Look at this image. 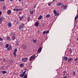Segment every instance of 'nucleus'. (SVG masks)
Returning a JSON list of instances; mask_svg holds the SVG:
<instances>
[{
  "mask_svg": "<svg viewBox=\"0 0 78 78\" xmlns=\"http://www.w3.org/2000/svg\"><path fill=\"white\" fill-rule=\"evenodd\" d=\"M22 49H23V50H26L27 48V45H25V44H23L22 45Z\"/></svg>",
  "mask_w": 78,
  "mask_h": 78,
  "instance_id": "nucleus-1",
  "label": "nucleus"
},
{
  "mask_svg": "<svg viewBox=\"0 0 78 78\" xmlns=\"http://www.w3.org/2000/svg\"><path fill=\"white\" fill-rule=\"evenodd\" d=\"M36 58V57H35V55L31 56L30 57V58H29V60L30 61H31L33 59H34Z\"/></svg>",
  "mask_w": 78,
  "mask_h": 78,
  "instance_id": "nucleus-2",
  "label": "nucleus"
},
{
  "mask_svg": "<svg viewBox=\"0 0 78 78\" xmlns=\"http://www.w3.org/2000/svg\"><path fill=\"white\" fill-rule=\"evenodd\" d=\"M24 25H25L24 24L22 23L19 27V30H22V28H23L24 27Z\"/></svg>",
  "mask_w": 78,
  "mask_h": 78,
  "instance_id": "nucleus-3",
  "label": "nucleus"
},
{
  "mask_svg": "<svg viewBox=\"0 0 78 78\" xmlns=\"http://www.w3.org/2000/svg\"><path fill=\"white\" fill-rule=\"evenodd\" d=\"M11 45L9 46V47L7 48V50L8 51H10L12 50V48H11Z\"/></svg>",
  "mask_w": 78,
  "mask_h": 78,
  "instance_id": "nucleus-4",
  "label": "nucleus"
},
{
  "mask_svg": "<svg viewBox=\"0 0 78 78\" xmlns=\"http://www.w3.org/2000/svg\"><path fill=\"white\" fill-rule=\"evenodd\" d=\"M27 59L28 58L27 57L23 58H22V61H23V62H25V61H27Z\"/></svg>",
  "mask_w": 78,
  "mask_h": 78,
  "instance_id": "nucleus-5",
  "label": "nucleus"
},
{
  "mask_svg": "<svg viewBox=\"0 0 78 78\" xmlns=\"http://www.w3.org/2000/svg\"><path fill=\"white\" fill-rule=\"evenodd\" d=\"M41 50H42V48H40L38 49V51L37 52V53H40V52H41Z\"/></svg>",
  "mask_w": 78,
  "mask_h": 78,
  "instance_id": "nucleus-6",
  "label": "nucleus"
},
{
  "mask_svg": "<svg viewBox=\"0 0 78 78\" xmlns=\"http://www.w3.org/2000/svg\"><path fill=\"white\" fill-rule=\"evenodd\" d=\"M39 23L38 22H37L35 23L34 25L35 27H37L39 25Z\"/></svg>",
  "mask_w": 78,
  "mask_h": 78,
  "instance_id": "nucleus-7",
  "label": "nucleus"
},
{
  "mask_svg": "<svg viewBox=\"0 0 78 78\" xmlns=\"http://www.w3.org/2000/svg\"><path fill=\"white\" fill-rule=\"evenodd\" d=\"M78 19V14H77L75 18V21H76Z\"/></svg>",
  "mask_w": 78,
  "mask_h": 78,
  "instance_id": "nucleus-8",
  "label": "nucleus"
},
{
  "mask_svg": "<svg viewBox=\"0 0 78 78\" xmlns=\"http://www.w3.org/2000/svg\"><path fill=\"white\" fill-rule=\"evenodd\" d=\"M62 5V3L59 2L57 4V6H61Z\"/></svg>",
  "mask_w": 78,
  "mask_h": 78,
  "instance_id": "nucleus-9",
  "label": "nucleus"
},
{
  "mask_svg": "<svg viewBox=\"0 0 78 78\" xmlns=\"http://www.w3.org/2000/svg\"><path fill=\"white\" fill-rule=\"evenodd\" d=\"M11 11L10 10H9L7 11V14L9 15V14H11Z\"/></svg>",
  "mask_w": 78,
  "mask_h": 78,
  "instance_id": "nucleus-10",
  "label": "nucleus"
},
{
  "mask_svg": "<svg viewBox=\"0 0 78 78\" xmlns=\"http://www.w3.org/2000/svg\"><path fill=\"white\" fill-rule=\"evenodd\" d=\"M50 17H51V16L50 14H48L46 16V18H49Z\"/></svg>",
  "mask_w": 78,
  "mask_h": 78,
  "instance_id": "nucleus-11",
  "label": "nucleus"
},
{
  "mask_svg": "<svg viewBox=\"0 0 78 78\" xmlns=\"http://www.w3.org/2000/svg\"><path fill=\"white\" fill-rule=\"evenodd\" d=\"M42 18V15H41L39 17H38V20H41Z\"/></svg>",
  "mask_w": 78,
  "mask_h": 78,
  "instance_id": "nucleus-12",
  "label": "nucleus"
},
{
  "mask_svg": "<svg viewBox=\"0 0 78 78\" xmlns=\"http://www.w3.org/2000/svg\"><path fill=\"white\" fill-rule=\"evenodd\" d=\"M73 61V58H70L68 60V62H70V61Z\"/></svg>",
  "mask_w": 78,
  "mask_h": 78,
  "instance_id": "nucleus-13",
  "label": "nucleus"
},
{
  "mask_svg": "<svg viewBox=\"0 0 78 78\" xmlns=\"http://www.w3.org/2000/svg\"><path fill=\"white\" fill-rule=\"evenodd\" d=\"M33 12H34V11H30V14H31V15H33Z\"/></svg>",
  "mask_w": 78,
  "mask_h": 78,
  "instance_id": "nucleus-14",
  "label": "nucleus"
},
{
  "mask_svg": "<svg viewBox=\"0 0 78 78\" xmlns=\"http://www.w3.org/2000/svg\"><path fill=\"white\" fill-rule=\"evenodd\" d=\"M27 20L28 22H29V21H30L31 20V19H30V16H29L27 18Z\"/></svg>",
  "mask_w": 78,
  "mask_h": 78,
  "instance_id": "nucleus-15",
  "label": "nucleus"
},
{
  "mask_svg": "<svg viewBox=\"0 0 78 78\" xmlns=\"http://www.w3.org/2000/svg\"><path fill=\"white\" fill-rule=\"evenodd\" d=\"M9 45L8 44H6L5 45V47L6 48H8L9 47Z\"/></svg>",
  "mask_w": 78,
  "mask_h": 78,
  "instance_id": "nucleus-16",
  "label": "nucleus"
},
{
  "mask_svg": "<svg viewBox=\"0 0 78 78\" xmlns=\"http://www.w3.org/2000/svg\"><path fill=\"white\" fill-rule=\"evenodd\" d=\"M23 66H24V64H23V63H21L20 64V67H23Z\"/></svg>",
  "mask_w": 78,
  "mask_h": 78,
  "instance_id": "nucleus-17",
  "label": "nucleus"
},
{
  "mask_svg": "<svg viewBox=\"0 0 78 78\" xmlns=\"http://www.w3.org/2000/svg\"><path fill=\"white\" fill-rule=\"evenodd\" d=\"M17 48H15L14 50V53H17Z\"/></svg>",
  "mask_w": 78,
  "mask_h": 78,
  "instance_id": "nucleus-18",
  "label": "nucleus"
},
{
  "mask_svg": "<svg viewBox=\"0 0 78 78\" xmlns=\"http://www.w3.org/2000/svg\"><path fill=\"white\" fill-rule=\"evenodd\" d=\"M2 73L3 74H5V73H6V71L5 70V71H2Z\"/></svg>",
  "mask_w": 78,
  "mask_h": 78,
  "instance_id": "nucleus-19",
  "label": "nucleus"
},
{
  "mask_svg": "<svg viewBox=\"0 0 78 78\" xmlns=\"http://www.w3.org/2000/svg\"><path fill=\"white\" fill-rule=\"evenodd\" d=\"M16 53L15 52H13V55H14V57H16Z\"/></svg>",
  "mask_w": 78,
  "mask_h": 78,
  "instance_id": "nucleus-20",
  "label": "nucleus"
},
{
  "mask_svg": "<svg viewBox=\"0 0 78 78\" xmlns=\"http://www.w3.org/2000/svg\"><path fill=\"white\" fill-rule=\"evenodd\" d=\"M33 42L34 44H36L37 43V41L35 40H33Z\"/></svg>",
  "mask_w": 78,
  "mask_h": 78,
  "instance_id": "nucleus-21",
  "label": "nucleus"
},
{
  "mask_svg": "<svg viewBox=\"0 0 78 78\" xmlns=\"http://www.w3.org/2000/svg\"><path fill=\"white\" fill-rule=\"evenodd\" d=\"M22 10H23V9L21 8V9H17V11H22Z\"/></svg>",
  "mask_w": 78,
  "mask_h": 78,
  "instance_id": "nucleus-22",
  "label": "nucleus"
},
{
  "mask_svg": "<svg viewBox=\"0 0 78 78\" xmlns=\"http://www.w3.org/2000/svg\"><path fill=\"white\" fill-rule=\"evenodd\" d=\"M67 57H65L64 58V60H65V61H67Z\"/></svg>",
  "mask_w": 78,
  "mask_h": 78,
  "instance_id": "nucleus-23",
  "label": "nucleus"
},
{
  "mask_svg": "<svg viewBox=\"0 0 78 78\" xmlns=\"http://www.w3.org/2000/svg\"><path fill=\"white\" fill-rule=\"evenodd\" d=\"M6 7L5 5H4L3 7V9L4 10H5V9H6Z\"/></svg>",
  "mask_w": 78,
  "mask_h": 78,
  "instance_id": "nucleus-24",
  "label": "nucleus"
},
{
  "mask_svg": "<svg viewBox=\"0 0 78 78\" xmlns=\"http://www.w3.org/2000/svg\"><path fill=\"white\" fill-rule=\"evenodd\" d=\"M14 62V60H11V61H10V63H11V64H12V63H13V62Z\"/></svg>",
  "mask_w": 78,
  "mask_h": 78,
  "instance_id": "nucleus-25",
  "label": "nucleus"
},
{
  "mask_svg": "<svg viewBox=\"0 0 78 78\" xmlns=\"http://www.w3.org/2000/svg\"><path fill=\"white\" fill-rule=\"evenodd\" d=\"M7 39L8 40H11V38H10V37H7Z\"/></svg>",
  "mask_w": 78,
  "mask_h": 78,
  "instance_id": "nucleus-26",
  "label": "nucleus"
},
{
  "mask_svg": "<svg viewBox=\"0 0 78 78\" xmlns=\"http://www.w3.org/2000/svg\"><path fill=\"white\" fill-rule=\"evenodd\" d=\"M67 5H65V6L64 7V8H63L64 9V10L66 9L67 8Z\"/></svg>",
  "mask_w": 78,
  "mask_h": 78,
  "instance_id": "nucleus-27",
  "label": "nucleus"
},
{
  "mask_svg": "<svg viewBox=\"0 0 78 78\" xmlns=\"http://www.w3.org/2000/svg\"><path fill=\"white\" fill-rule=\"evenodd\" d=\"M0 20H4V17H2L0 18Z\"/></svg>",
  "mask_w": 78,
  "mask_h": 78,
  "instance_id": "nucleus-28",
  "label": "nucleus"
},
{
  "mask_svg": "<svg viewBox=\"0 0 78 78\" xmlns=\"http://www.w3.org/2000/svg\"><path fill=\"white\" fill-rule=\"evenodd\" d=\"M12 40H14V39H16V37H15V36H13L12 37Z\"/></svg>",
  "mask_w": 78,
  "mask_h": 78,
  "instance_id": "nucleus-29",
  "label": "nucleus"
},
{
  "mask_svg": "<svg viewBox=\"0 0 78 78\" xmlns=\"http://www.w3.org/2000/svg\"><path fill=\"white\" fill-rule=\"evenodd\" d=\"M53 13L54 14H57V12H56V10H54Z\"/></svg>",
  "mask_w": 78,
  "mask_h": 78,
  "instance_id": "nucleus-30",
  "label": "nucleus"
},
{
  "mask_svg": "<svg viewBox=\"0 0 78 78\" xmlns=\"http://www.w3.org/2000/svg\"><path fill=\"white\" fill-rule=\"evenodd\" d=\"M8 26L9 27H11V23H9L8 24Z\"/></svg>",
  "mask_w": 78,
  "mask_h": 78,
  "instance_id": "nucleus-31",
  "label": "nucleus"
},
{
  "mask_svg": "<svg viewBox=\"0 0 78 78\" xmlns=\"http://www.w3.org/2000/svg\"><path fill=\"white\" fill-rule=\"evenodd\" d=\"M47 34V31H44L43 32V34Z\"/></svg>",
  "mask_w": 78,
  "mask_h": 78,
  "instance_id": "nucleus-32",
  "label": "nucleus"
},
{
  "mask_svg": "<svg viewBox=\"0 0 78 78\" xmlns=\"http://www.w3.org/2000/svg\"><path fill=\"white\" fill-rule=\"evenodd\" d=\"M13 10L14 11H17V8H16H16L13 9Z\"/></svg>",
  "mask_w": 78,
  "mask_h": 78,
  "instance_id": "nucleus-33",
  "label": "nucleus"
},
{
  "mask_svg": "<svg viewBox=\"0 0 78 78\" xmlns=\"http://www.w3.org/2000/svg\"><path fill=\"white\" fill-rule=\"evenodd\" d=\"M23 16L20 17L19 18L20 20H22V19H23Z\"/></svg>",
  "mask_w": 78,
  "mask_h": 78,
  "instance_id": "nucleus-34",
  "label": "nucleus"
},
{
  "mask_svg": "<svg viewBox=\"0 0 78 78\" xmlns=\"http://www.w3.org/2000/svg\"><path fill=\"white\" fill-rule=\"evenodd\" d=\"M23 76H24V75L22 73L20 74L21 77H23Z\"/></svg>",
  "mask_w": 78,
  "mask_h": 78,
  "instance_id": "nucleus-35",
  "label": "nucleus"
},
{
  "mask_svg": "<svg viewBox=\"0 0 78 78\" xmlns=\"http://www.w3.org/2000/svg\"><path fill=\"white\" fill-rule=\"evenodd\" d=\"M26 72H27V71H24L23 73H22L24 75H25V73H26Z\"/></svg>",
  "mask_w": 78,
  "mask_h": 78,
  "instance_id": "nucleus-36",
  "label": "nucleus"
},
{
  "mask_svg": "<svg viewBox=\"0 0 78 78\" xmlns=\"http://www.w3.org/2000/svg\"><path fill=\"white\" fill-rule=\"evenodd\" d=\"M78 60V58H76L74 59V61H77Z\"/></svg>",
  "mask_w": 78,
  "mask_h": 78,
  "instance_id": "nucleus-37",
  "label": "nucleus"
},
{
  "mask_svg": "<svg viewBox=\"0 0 78 78\" xmlns=\"http://www.w3.org/2000/svg\"><path fill=\"white\" fill-rule=\"evenodd\" d=\"M23 78H27V76L26 74H25V76H24Z\"/></svg>",
  "mask_w": 78,
  "mask_h": 78,
  "instance_id": "nucleus-38",
  "label": "nucleus"
},
{
  "mask_svg": "<svg viewBox=\"0 0 78 78\" xmlns=\"http://www.w3.org/2000/svg\"><path fill=\"white\" fill-rule=\"evenodd\" d=\"M76 73H75V71H74L73 73V74L75 76L76 75Z\"/></svg>",
  "mask_w": 78,
  "mask_h": 78,
  "instance_id": "nucleus-39",
  "label": "nucleus"
},
{
  "mask_svg": "<svg viewBox=\"0 0 78 78\" xmlns=\"http://www.w3.org/2000/svg\"><path fill=\"white\" fill-rule=\"evenodd\" d=\"M5 2V0H0V2Z\"/></svg>",
  "mask_w": 78,
  "mask_h": 78,
  "instance_id": "nucleus-40",
  "label": "nucleus"
},
{
  "mask_svg": "<svg viewBox=\"0 0 78 78\" xmlns=\"http://www.w3.org/2000/svg\"><path fill=\"white\" fill-rule=\"evenodd\" d=\"M51 5V2H49L48 3V6H50Z\"/></svg>",
  "mask_w": 78,
  "mask_h": 78,
  "instance_id": "nucleus-41",
  "label": "nucleus"
},
{
  "mask_svg": "<svg viewBox=\"0 0 78 78\" xmlns=\"http://www.w3.org/2000/svg\"><path fill=\"white\" fill-rule=\"evenodd\" d=\"M69 51H70V52H71V53H72V49H69Z\"/></svg>",
  "mask_w": 78,
  "mask_h": 78,
  "instance_id": "nucleus-42",
  "label": "nucleus"
},
{
  "mask_svg": "<svg viewBox=\"0 0 78 78\" xmlns=\"http://www.w3.org/2000/svg\"><path fill=\"white\" fill-rule=\"evenodd\" d=\"M36 5H34V8H36Z\"/></svg>",
  "mask_w": 78,
  "mask_h": 78,
  "instance_id": "nucleus-43",
  "label": "nucleus"
},
{
  "mask_svg": "<svg viewBox=\"0 0 78 78\" xmlns=\"http://www.w3.org/2000/svg\"><path fill=\"white\" fill-rule=\"evenodd\" d=\"M3 40V39L0 37V41H2Z\"/></svg>",
  "mask_w": 78,
  "mask_h": 78,
  "instance_id": "nucleus-44",
  "label": "nucleus"
},
{
  "mask_svg": "<svg viewBox=\"0 0 78 78\" xmlns=\"http://www.w3.org/2000/svg\"><path fill=\"white\" fill-rule=\"evenodd\" d=\"M0 45H3V42L0 43Z\"/></svg>",
  "mask_w": 78,
  "mask_h": 78,
  "instance_id": "nucleus-45",
  "label": "nucleus"
},
{
  "mask_svg": "<svg viewBox=\"0 0 78 78\" xmlns=\"http://www.w3.org/2000/svg\"><path fill=\"white\" fill-rule=\"evenodd\" d=\"M2 21L1 20H0V24H1V23H2Z\"/></svg>",
  "mask_w": 78,
  "mask_h": 78,
  "instance_id": "nucleus-46",
  "label": "nucleus"
},
{
  "mask_svg": "<svg viewBox=\"0 0 78 78\" xmlns=\"http://www.w3.org/2000/svg\"><path fill=\"white\" fill-rule=\"evenodd\" d=\"M48 33H49V31L48 30L47 31H46V34H48Z\"/></svg>",
  "mask_w": 78,
  "mask_h": 78,
  "instance_id": "nucleus-47",
  "label": "nucleus"
},
{
  "mask_svg": "<svg viewBox=\"0 0 78 78\" xmlns=\"http://www.w3.org/2000/svg\"><path fill=\"white\" fill-rule=\"evenodd\" d=\"M19 14H22V12H19Z\"/></svg>",
  "mask_w": 78,
  "mask_h": 78,
  "instance_id": "nucleus-48",
  "label": "nucleus"
},
{
  "mask_svg": "<svg viewBox=\"0 0 78 78\" xmlns=\"http://www.w3.org/2000/svg\"><path fill=\"white\" fill-rule=\"evenodd\" d=\"M67 78V76H65L63 77V78Z\"/></svg>",
  "mask_w": 78,
  "mask_h": 78,
  "instance_id": "nucleus-49",
  "label": "nucleus"
},
{
  "mask_svg": "<svg viewBox=\"0 0 78 78\" xmlns=\"http://www.w3.org/2000/svg\"><path fill=\"white\" fill-rule=\"evenodd\" d=\"M2 12H1V11H0V15H2Z\"/></svg>",
  "mask_w": 78,
  "mask_h": 78,
  "instance_id": "nucleus-50",
  "label": "nucleus"
},
{
  "mask_svg": "<svg viewBox=\"0 0 78 78\" xmlns=\"http://www.w3.org/2000/svg\"><path fill=\"white\" fill-rule=\"evenodd\" d=\"M18 0V2H21V1H22V0Z\"/></svg>",
  "mask_w": 78,
  "mask_h": 78,
  "instance_id": "nucleus-51",
  "label": "nucleus"
},
{
  "mask_svg": "<svg viewBox=\"0 0 78 78\" xmlns=\"http://www.w3.org/2000/svg\"><path fill=\"white\" fill-rule=\"evenodd\" d=\"M63 73H65H65H66V71H63Z\"/></svg>",
  "mask_w": 78,
  "mask_h": 78,
  "instance_id": "nucleus-52",
  "label": "nucleus"
},
{
  "mask_svg": "<svg viewBox=\"0 0 78 78\" xmlns=\"http://www.w3.org/2000/svg\"><path fill=\"white\" fill-rule=\"evenodd\" d=\"M55 1H56V0H53L52 1V2H55Z\"/></svg>",
  "mask_w": 78,
  "mask_h": 78,
  "instance_id": "nucleus-53",
  "label": "nucleus"
},
{
  "mask_svg": "<svg viewBox=\"0 0 78 78\" xmlns=\"http://www.w3.org/2000/svg\"><path fill=\"white\" fill-rule=\"evenodd\" d=\"M55 1H56V0H53L52 1V2H55Z\"/></svg>",
  "mask_w": 78,
  "mask_h": 78,
  "instance_id": "nucleus-54",
  "label": "nucleus"
},
{
  "mask_svg": "<svg viewBox=\"0 0 78 78\" xmlns=\"http://www.w3.org/2000/svg\"><path fill=\"white\" fill-rule=\"evenodd\" d=\"M10 2H12V1H13V0H10Z\"/></svg>",
  "mask_w": 78,
  "mask_h": 78,
  "instance_id": "nucleus-55",
  "label": "nucleus"
},
{
  "mask_svg": "<svg viewBox=\"0 0 78 78\" xmlns=\"http://www.w3.org/2000/svg\"><path fill=\"white\" fill-rule=\"evenodd\" d=\"M58 14H56V15H55V16H58Z\"/></svg>",
  "mask_w": 78,
  "mask_h": 78,
  "instance_id": "nucleus-56",
  "label": "nucleus"
},
{
  "mask_svg": "<svg viewBox=\"0 0 78 78\" xmlns=\"http://www.w3.org/2000/svg\"><path fill=\"white\" fill-rule=\"evenodd\" d=\"M24 70H27V69H24Z\"/></svg>",
  "mask_w": 78,
  "mask_h": 78,
  "instance_id": "nucleus-57",
  "label": "nucleus"
},
{
  "mask_svg": "<svg viewBox=\"0 0 78 78\" xmlns=\"http://www.w3.org/2000/svg\"><path fill=\"white\" fill-rule=\"evenodd\" d=\"M63 75H64V76L65 75V73H63Z\"/></svg>",
  "mask_w": 78,
  "mask_h": 78,
  "instance_id": "nucleus-58",
  "label": "nucleus"
},
{
  "mask_svg": "<svg viewBox=\"0 0 78 78\" xmlns=\"http://www.w3.org/2000/svg\"><path fill=\"white\" fill-rule=\"evenodd\" d=\"M17 44V46H19V44Z\"/></svg>",
  "mask_w": 78,
  "mask_h": 78,
  "instance_id": "nucleus-59",
  "label": "nucleus"
},
{
  "mask_svg": "<svg viewBox=\"0 0 78 78\" xmlns=\"http://www.w3.org/2000/svg\"><path fill=\"white\" fill-rule=\"evenodd\" d=\"M39 31H37V33H39Z\"/></svg>",
  "mask_w": 78,
  "mask_h": 78,
  "instance_id": "nucleus-60",
  "label": "nucleus"
},
{
  "mask_svg": "<svg viewBox=\"0 0 78 78\" xmlns=\"http://www.w3.org/2000/svg\"><path fill=\"white\" fill-rule=\"evenodd\" d=\"M41 26H42V27H43V26H44V25H41Z\"/></svg>",
  "mask_w": 78,
  "mask_h": 78,
  "instance_id": "nucleus-61",
  "label": "nucleus"
},
{
  "mask_svg": "<svg viewBox=\"0 0 78 78\" xmlns=\"http://www.w3.org/2000/svg\"><path fill=\"white\" fill-rule=\"evenodd\" d=\"M77 39H78V36H77Z\"/></svg>",
  "mask_w": 78,
  "mask_h": 78,
  "instance_id": "nucleus-62",
  "label": "nucleus"
},
{
  "mask_svg": "<svg viewBox=\"0 0 78 78\" xmlns=\"http://www.w3.org/2000/svg\"><path fill=\"white\" fill-rule=\"evenodd\" d=\"M35 9L34 10V11H35Z\"/></svg>",
  "mask_w": 78,
  "mask_h": 78,
  "instance_id": "nucleus-63",
  "label": "nucleus"
}]
</instances>
